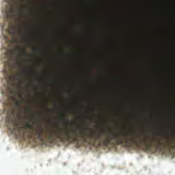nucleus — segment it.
Returning a JSON list of instances; mask_svg holds the SVG:
<instances>
[{
	"label": "nucleus",
	"mask_w": 175,
	"mask_h": 175,
	"mask_svg": "<svg viewBox=\"0 0 175 175\" xmlns=\"http://www.w3.org/2000/svg\"><path fill=\"white\" fill-rule=\"evenodd\" d=\"M79 120H81V118H79Z\"/></svg>",
	"instance_id": "13"
},
{
	"label": "nucleus",
	"mask_w": 175,
	"mask_h": 175,
	"mask_svg": "<svg viewBox=\"0 0 175 175\" xmlns=\"http://www.w3.org/2000/svg\"><path fill=\"white\" fill-rule=\"evenodd\" d=\"M20 52H21V53H22L23 55H27V53H26V48H25L24 46H22L21 48H20Z\"/></svg>",
	"instance_id": "4"
},
{
	"label": "nucleus",
	"mask_w": 175,
	"mask_h": 175,
	"mask_svg": "<svg viewBox=\"0 0 175 175\" xmlns=\"http://www.w3.org/2000/svg\"><path fill=\"white\" fill-rule=\"evenodd\" d=\"M29 95H31V92H29Z\"/></svg>",
	"instance_id": "14"
},
{
	"label": "nucleus",
	"mask_w": 175,
	"mask_h": 175,
	"mask_svg": "<svg viewBox=\"0 0 175 175\" xmlns=\"http://www.w3.org/2000/svg\"><path fill=\"white\" fill-rule=\"evenodd\" d=\"M16 14V10H14L13 5L10 4L9 6L5 7V16L8 18H13Z\"/></svg>",
	"instance_id": "2"
},
{
	"label": "nucleus",
	"mask_w": 175,
	"mask_h": 175,
	"mask_svg": "<svg viewBox=\"0 0 175 175\" xmlns=\"http://www.w3.org/2000/svg\"><path fill=\"white\" fill-rule=\"evenodd\" d=\"M97 109H98V110H101V109H99V108H98Z\"/></svg>",
	"instance_id": "11"
},
{
	"label": "nucleus",
	"mask_w": 175,
	"mask_h": 175,
	"mask_svg": "<svg viewBox=\"0 0 175 175\" xmlns=\"http://www.w3.org/2000/svg\"><path fill=\"white\" fill-rule=\"evenodd\" d=\"M108 110H124V109H108Z\"/></svg>",
	"instance_id": "7"
},
{
	"label": "nucleus",
	"mask_w": 175,
	"mask_h": 175,
	"mask_svg": "<svg viewBox=\"0 0 175 175\" xmlns=\"http://www.w3.org/2000/svg\"><path fill=\"white\" fill-rule=\"evenodd\" d=\"M88 109H89V110H93V109H90V108H89Z\"/></svg>",
	"instance_id": "10"
},
{
	"label": "nucleus",
	"mask_w": 175,
	"mask_h": 175,
	"mask_svg": "<svg viewBox=\"0 0 175 175\" xmlns=\"http://www.w3.org/2000/svg\"><path fill=\"white\" fill-rule=\"evenodd\" d=\"M33 51L34 52H38L39 49L38 48H34Z\"/></svg>",
	"instance_id": "9"
},
{
	"label": "nucleus",
	"mask_w": 175,
	"mask_h": 175,
	"mask_svg": "<svg viewBox=\"0 0 175 175\" xmlns=\"http://www.w3.org/2000/svg\"><path fill=\"white\" fill-rule=\"evenodd\" d=\"M24 72V73H25V72H26V71H23Z\"/></svg>",
	"instance_id": "15"
},
{
	"label": "nucleus",
	"mask_w": 175,
	"mask_h": 175,
	"mask_svg": "<svg viewBox=\"0 0 175 175\" xmlns=\"http://www.w3.org/2000/svg\"><path fill=\"white\" fill-rule=\"evenodd\" d=\"M62 119L64 120H68L66 116H62Z\"/></svg>",
	"instance_id": "6"
},
{
	"label": "nucleus",
	"mask_w": 175,
	"mask_h": 175,
	"mask_svg": "<svg viewBox=\"0 0 175 175\" xmlns=\"http://www.w3.org/2000/svg\"><path fill=\"white\" fill-rule=\"evenodd\" d=\"M46 109V110H49V109H47V108H46V109Z\"/></svg>",
	"instance_id": "12"
},
{
	"label": "nucleus",
	"mask_w": 175,
	"mask_h": 175,
	"mask_svg": "<svg viewBox=\"0 0 175 175\" xmlns=\"http://www.w3.org/2000/svg\"><path fill=\"white\" fill-rule=\"evenodd\" d=\"M64 110H78V109H66V108H64Z\"/></svg>",
	"instance_id": "8"
},
{
	"label": "nucleus",
	"mask_w": 175,
	"mask_h": 175,
	"mask_svg": "<svg viewBox=\"0 0 175 175\" xmlns=\"http://www.w3.org/2000/svg\"><path fill=\"white\" fill-rule=\"evenodd\" d=\"M18 96H19V98H21L22 99H24V93L23 92L19 93Z\"/></svg>",
	"instance_id": "5"
},
{
	"label": "nucleus",
	"mask_w": 175,
	"mask_h": 175,
	"mask_svg": "<svg viewBox=\"0 0 175 175\" xmlns=\"http://www.w3.org/2000/svg\"><path fill=\"white\" fill-rule=\"evenodd\" d=\"M6 122L8 128L12 133L20 136L22 139H30L31 140H40L42 142L46 139L49 143H53L56 140L64 142V129H57L55 131H46L42 128L33 129L32 124L27 123L24 128L19 126L16 121V111L14 110H8L6 111Z\"/></svg>",
	"instance_id": "1"
},
{
	"label": "nucleus",
	"mask_w": 175,
	"mask_h": 175,
	"mask_svg": "<svg viewBox=\"0 0 175 175\" xmlns=\"http://www.w3.org/2000/svg\"><path fill=\"white\" fill-rule=\"evenodd\" d=\"M14 33L19 34L20 36H23V31H22V30H17L16 28H14Z\"/></svg>",
	"instance_id": "3"
}]
</instances>
